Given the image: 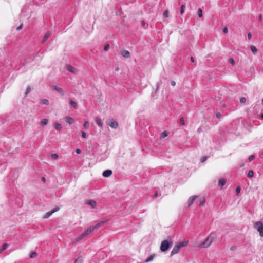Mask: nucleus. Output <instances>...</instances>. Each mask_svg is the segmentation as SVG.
I'll return each instance as SVG.
<instances>
[{"label": "nucleus", "mask_w": 263, "mask_h": 263, "mask_svg": "<svg viewBox=\"0 0 263 263\" xmlns=\"http://www.w3.org/2000/svg\"><path fill=\"white\" fill-rule=\"evenodd\" d=\"M51 157L52 159L57 160L58 158V155L57 154H52L51 155Z\"/></svg>", "instance_id": "obj_32"}, {"label": "nucleus", "mask_w": 263, "mask_h": 263, "mask_svg": "<svg viewBox=\"0 0 263 263\" xmlns=\"http://www.w3.org/2000/svg\"><path fill=\"white\" fill-rule=\"evenodd\" d=\"M253 175H254V172L252 170H250L249 171L247 176L248 178H251L253 176Z\"/></svg>", "instance_id": "obj_28"}, {"label": "nucleus", "mask_w": 263, "mask_h": 263, "mask_svg": "<svg viewBox=\"0 0 263 263\" xmlns=\"http://www.w3.org/2000/svg\"><path fill=\"white\" fill-rule=\"evenodd\" d=\"M6 249L3 247L2 246V248L1 249V250H2V251L3 252L4 250H5Z\"/></svg>", "instance_id": "obj_57"}, {"label": "nucleus", "mask_w": 263, "mask_h": 263, "mask_svg": "<svg viewBox=\"0 0 263 263\" xmlns=\"http://www.w3.org/2000/svg\"><path fill=\"white\" fill-rule=\"evenodd\" d=\"M229 62L232 65H234L235 64V61L234 60V59L232 58H231L229 59Z\"/></svg>", "instance_id": "obj_34"}, {"label": "nucleus", "mask_w": 263, "mask_h": 263, "mask_svg": "<svg viewBox=\"0 0 263 263\" xmlns=\"http://www.w3.org/2000/svg\"><path fill=\"white\" fill-rule=\"evenodd\" d=\"M107 220H104V221H101L99 222H98L97 224H96L95 226H92L94 229H98L99 227L103 225L105 222H106Z\"/></svg>", "instance_id": "obj_13"}, {"label": "nucleus", "mask_w": 263, "mask_h": 263, "mask_svg": "<svg viewBox=\"0 0 263 263\" xmlns=\"http://www.w3.org/2000/svg\"><path fill=\"white\" fill-rule=\"evenodd\" d=\"M83 262V258L82 257H79L77 258L74 261V263H82Z\"/></svg>", "instance_id": "obj_25"}, {"label": "nucleus", "mask_w": 263, "mask_h": 263, "mask_svg": "<svg viewBox=\"0 0 263 263\" xmlns=\"http://www.w3.org/2000/svg\"><path fill=\"white\" fill-rule=\"evenodd\" d=\"M254 227L258 232L261 237H263V223L261 221H257L254 223Z\"/></svg>", "instance_id": "obj_3"}, {"label": "nucleus", "mask_w": 263, "mask_h": 263, "mask_svg": "<svg viewBox=\"0 0 263 263\" xmlns=\"http://www.w3.org/2000/svg\"><path fill=\"white\" fill-rule=\"evenodd\" d=\"M239 101L241 103H244L246 101V99L245 97H241Z\"/></svg>", "instance_id": "obj_37"}, {"label": "nucleus", "mask_w": 263, "mask_h": 263, "mask_svg": "<svg viewBox=\"0 0 263 263\" xmlns=\"http://www.w3.org/2000/svg\"><path fill=\"white\" fill-rule=\"evenodd\" d=\"M171 85L172 86H175L176 85V82L175 81H172Z\"/></svg>", "instance_id": "obj_50"}, {"label": "nucleus", "mask_w": 263, "mask_h": 263, "mask_svg": "<svg viewBox=\"0 0 263 263\" xmlns=\"http://www.w3.org/2000/svg\"><path fill=\"white\" fill-rule=\"evenodd\" d=\"M217 238V235L215 232H212L207 237L205 240L199 245L200 248H208L209 247L213 241H214Z\"/></svg>", "instance_id": "obj_1"}, {"label": "nucleus", "mask_w": 263, "mask_h": 263, "mask_svg": "<svg viewBox=\"0 0 263 263\" xmlns=\"http://www.w3.org/2000/svg\"><path fill=\"white\" fill-rule=\"evenodd\" d=\"M65 120L69 124H72L74 123V119L70 117H66Z\"/></svg>", "instance_id": "obj_15"}, {"label": "nucleus", "mask_w": 263, "mask_h": 263, "mask_svg": "<svg viewBox=\"0 0 263 263\" xmlns=\"http://www.w3.org/2000/svg\"><path fill=\"white\" fill-rule=\"evenodd\" d=\"M59 210H60L59 207L55 208L54 209L52 210L50 212H48L46 213L45 214V215L44 216L43 218H45V219L48 218L52 214L58 211Z\"/></svg>", "instance_id": "obj_5"}, {"label": "nucleus", "mask_w": 263, "mask_h": 263, "mask_svg": "<svg viewBox=\"0 0 263 263\" xmlns=\"http://www.w3.org/2000/svg\"><path fill=\"white\" fill-rule=\"evenodd\" d=\"M81 134H82V137L83 138L85 139V138H86V133L85 132L82 131L81 132Z\"/></svg>", "instance_id": "obj_38"}, {"label": "nucleus", "mask_w": 263, "mask_h": 263, "mask_svg": "<svg viewBox=\"0 0 263 263\" xmlns=\"http://www.w3.org/2000/svg\"><path fill=\"white\" fill-rule=\"evenodd\" d=\"M6 249L3 247L2 246V248L1 249V250H2V251L3 252L4 250H5Z\"/></svg>", "instance_id": "obj_56"}, {"label": "nucleus", "mask_w": 263, "mask_h": 263, "mask_svg": "<svg viewBox=\"0 0 263 263\" xmlns=\"http://www.w3.org/2000/svg\"><path fill=\"white\" fill-rule=\"evenodd\" d=\"M36 256V253L35 252H32L30 255V257L31 258H34Z\"/></svg>", "instance_id": "obj_36"}, {"label": "nucleus", "mask_w": 263, "mask_h": 263, "mask_svg": "<svg viewBox=\"0 0 263 263\" xmlns=\"http://www.w3.org/2000/svg\"><path fill=\"white\" fill-rule=\"evenodd\" d=\"M3 246L6 249L9 247V244L8 243H4Z\"/></svg>", "instance_id": "obj_48"}, {"label": "nucleus", "mask_w": 263, "mask_h": 263, "mask_svg": "<svg viewBox=\"0 0 263 263\" xmlns=\"http://www.w3.org/2000/svg\"><path fill=\"white\" fill-rule=\"evenodd\" d=\"M96 123L100 127H103V123L101 121V120L98 118H97L96 119Z\"/></svg>", "instance_id": "obj_21"}, {"label": "nucleus", "mask_w": 263, "mask_h": 263, "mask_svg": "<svg viewBox=\"0 0 263 263\" xmlns=\"http://www.w3.org/2000/svg\"><path fill=\"white\" fill-rule=\"evenodd\" d=\"M54 128L58 130H60L62 128V126L60 124L58 123H55L54 125Z\"/></svg>", "instance_id": "obj_22"}, {"label": "nucleus", "mask_w": 263, "mask_h": 263, "mask_svg": "<svg viewBox=\"0 0 263 263\" xmlns=\"http://www.w3.org/2000/svg\"><path fill=\"white\" fill-rule=\"evenodd\" d=\"M185 9V5H182V6H181V9H180V13L181 14H183L184 12Z\"/></svg>", "instance_id": "obj_30"}, {"label": "nucleus", "mask_w": 263, "mask_h": 263, "mask_svg": "<svg viewBox=\"0 0 263 263\" xmlns=\"http://www.w3.org/2000/svg\"><path fill=\"white\" fill-rule=\"evenodd\" d=\"M51 88L53 89V90H54L55 91H57V92H58L60 95H62V96H64L65 95V92H64V91L63 90L62 88H61V87H58L56 85H51Z\"/></svg>", "instance_id": "obj_6"}, {"label": "nucleus", "mask_w": 263, "mask_h": 263, "mask_svg": "<svg viewBox=\"0 0 263 263\" xmlns=\"http://www.w3.org/2000/svg\"><path fill=\"white\" fill-rule=\"evenodd\" d=\"M22 27H23V24H21L17 28V30H20L22 28Z\"/></svg>", "instance_id": "obj_47"}, {"label": "nucleus", "mask_w": 263, "mask_h": 263, "mask_svg": "<svg viewBox=\"0 0 263 263\" xmlns=\"http://www.w3.org/2000/svg\"><path fill=\"white\" fill-rule=\"evenodd\" d=\"M76 152L77 154H80L81 153V151L80 149L79 148H77L76 149Z\"/></svg>", "instance_id": "obj_45"}, {"label": "nucleus", "mask_w": 263, "mask_h": 263, "mask_svg": "<svg viewBox=\"0 0 263 263\" xmlns=\"http://www.w3.org/2000/svg\"><path fill=\"white\" fill-rule=\"evenodd\" d=\"M191 61L192 62H194V59L193 57H191Z\"/></svg>", "instance_id": "obj_53"}, {"label": "nucleus", "mask_w": 263, "mask_h": 263, "mask_svg": "<svg viewBox=\"0 0 263 263\" xmlns=\"http://www.w3.org/2000/svg\"><path fill=\"white\" fill-rule=\"evenodd\" d=\"M236 249V247L235 246H232L230 248V250H232V251L234 250H235Z\"/></svg>", "instance_id": "obj_49"}, {"label": "nucleus", "mask_w": 263, "mask_h": 263, "mask_svg": "<svg viewBox=\"0 0 263 263\" xmlns=\"http://www.w3.org/2000/svg\"><path fill=\"white\" fill-rule=\"evenodd\" d=\"M197 13H198V16L199 17H202L203 14H202V10H201V9L199 8L198 10Z\"/></svg>", "instance_id": "obj_29"}, {"label": "nucleus", "mask_w": 263, "mask_h": 263, "mask_svg": "<svg viewBox=\"0 0 263 263\" xmlns=\"http://www.w3.org/2000/svg\"><path fill=\"white\" fill-rule=\"evenodd\" d=\"M198 197L197 196H194L189 198L188 200V205L189 206H191L194 203L195 200Z\"/></svg>", "instance_id": "obj_11"}, {"label": "nucleus", "mask_w": 263, "mask_h": 263, "mask_svg": "<svg viewBox=\"0 0 263 263\" xmlns=\"http://www.w3.org/2000/svg\"><path fill=\"white\" fill-rule=\"evenodd\" d=\"M261 103L263 105V99L261 100Z\"/></svg>", "instance_id": "obj_61"}, {"label": "nucleus", "mask_w": 263, "mask_h": 263, "mask_svg": "<svg viewBox=\"0 0 263 263\" xmlns=\"http://www.w3.org/2000/svg\"><path fill=\"white\" fill-rule=\"evenodd\" d=\"M226 181L224 179H220L219 180V186L220 187V188H222V187L226 184Z\"/></svg>", "instance_id": "obj_14"}, {"label": "nucleus", "mask_w": 263, "mask_h": 263, "mask_svg": "<svg viewBox=\"0 0 263 263\" xmlns=\"http://www.w3.org/2000/svg\"><path fill=\"white\" fill-rule=\"evenodd\" d=\"M248 37L249 39H250L251 37V34L250 33H248Z\"/></svg>", "instance_id": "obj_52"}, {"label": "nucleus", "mask_w": 263, "mask_h": 263, "mask_svg": "<svg viewBox=\"0 0 263 263\" xmlns=\"http://www.w3.org/2000/svg\"><path fill=\"white\" fill-rule=\"evenodd\" d=\"M31 91V88L30 87H28L27 89H26V95H27L28 93H29Z\"/></svg>", "instance_id": "obj_41"}, {"label": "nucleus", "mask_w": 263, "mask_h": 263, "mask_svg": "<svg viewBox=\"0 0 263 263\" xmlns=\"http://www.w3.org/2000/svg\"><path fill=\"white\" fill-rule=\"evenodd\" d=\"M216 117H217V118H219L220 117V116H221V114H220V113H219V112H218V113H217V114H216Z\"/></svg>", "instance_id": "obj_51"}, {"label": "nucleus", "mask_w": 263, "mask_h": 263, "mask_svg": "<svg viewBox=\"0 0 263 263\" xmlns=\"http://www.w3.org/2000/svg\"><path fill=\"white\" fill-rule=\"evenodd\" d=\"M2 252V250L0 249V254Z\"/></svg>", "instance_id": "obj_62"}, {"label": "nucleus", "mask_w": 263, "mask_h": 263, "mask_svg": "<svg viewBox=\"0 0 263 263\" xmlns=\"http://www.w3.org/2000/svg\"><path fill=\"white\" fill-rule=\"evenodd\" d=\"M67 68L69 71L73 73H74L76 72V69H75V68H74L71 65H68L67 66Z\"/></svg>", "instance_id": "obj_16"}, {"label": "nucleus", "mask_w": 263, "mask_h": 263, "mask_svg": "<svg viewBox=\"0 0 263 263\" xmlns=\"http://www.w3.org/2000/svg\"><path fill=\"white\" fill-rule=\"evenodd\" d=\"M180 248L178 245H176L171 251V255L172 256L178 253L179 252Z\"/></svg>", "instance_id": "obj_8"}, {"label": "nucleus", "mask_w": 263, "mask_h": 263, "mask_svg": "<svg viewBox=\"0 0 263 263\" xmlns=\"http://www.w3.org/2000/svg\"><path fill=\"white\" fill-rule=\"evenodd\" d=\"M189 241H184L180 242L178 245L179 246V247L181 248V247L186 246L188 245Z\"/></svg>", "instance_id": "obj_17"}, {"label": "nucleus", "mask_w": 263, "mask_h": 263, "mask_svg": "<svg viewBox=\"0 0 263 263\" xmlns=\"http://www.w3.org/2000/svg\"><path fill=\"white\" fill-rule=\"evenodd\" d=\"M261 19H262V15L261 14H260L259 16V20L260 21V20H261Z\"/></svg>", "instance_id": "obj_55"}, {"label": "nucleus", "mask_w": 263, "mask_h": 263, "mask_svg": "<svg viewBox=\"0 0 263 263\" xmlns=\"http://www.w3.org/2000/svg\"><path fill=\"white\" fill-rule=\"evenodd\" d=\"M250 49L254 54H255L257 52V49L254 46H253V45L251 46Z\"/></svg>", "instance_id": "obj_18"}, {"label": "nucleus", "mask_w": 263, "mask_h": 263, "mask_svg": "<svg viewBox=\"0 0 263 263\" xmlns=\"http://www.w3.org/2000/svg\"><path fill=\"white\" fill-rule=\"evenodd\" d=\"M154 256H155V254H152L149 257H148L145 260V263H147V262H149L151 261H152L154 258Z\"/></svg>", "instance_id": "obj_19"}, {"label": "nucleus", "mask_w": 263, "mask_h": 263, "mask_svg": "<svg viewBox=\"0 0 263 263\" xmlns=\"http://www.w3.org/2000/svg\"><path fill=\"white\" fill-rule=\"evenodd\" d=\"M69 103L74 108H77V103L76 102L73 101L71 99H69Z\"/></svg>", "instance_id": "obj_20"}, {"label": "nucleus", "mask_w": 263, "mask_h": 263, "mask_svg": "<svg viewBox=\"0 0 263 263\" xmlns=\"http://www.w3.org/2000/svg\"><path fill=\"white\" fill-rule=\"evenodd\" d=\"M86 204L89 205L91 206L92 208H95L96 206L97 202L93 200H89L86 201Z\"/></svg>", "instance_id": "obj_9"}, {"label": "nucleus", "mask_w": 263, "mask_h": 263, "mask_svg": "<svg viewBox=\"0 0 263 263\" xmlns=\"http://www.w3.org/2000/svg\"><path fill=\"white\" fill-rule=\"evenodd\" d=\"M109 48V44H107L104 47V50L105 51H107Z\"/></svg>", "instance_id": "obj_40"}, {"label": "nucleus", "mask_w": 263, "mask_h": 263, "mask_svg": "<svg viewBox=\"0 0 263 263\" xmlns=\"http://www.w3.org/2000/svg\"><path fill=\"white\" fill-rule=\"evenodd\" d=\"M163 15L164 17L168 18L169 17V11L168 10H166L164 13Z\"/></svg>", "instance_id": "obj_31"}, {"label": "nucleus", "mask_w": 263, "mask_h": 263, "mask_svg": "<svg viewBox=\"0 0 263 263\" xmlns=\"http://www.w3.org/2000/svg\"><path fill=\"white\" fill-rule=\"evenodd\" d=\"M108 125L112 128L116 129L118 127V123L116 121L111 120L108 123Z\"/></svg>", "instance_id": "obj_7"}, {"label": "nucleus", "mask_w": 263, "mask_h": 263, "mask_svg": "<svg viewBox=\"0 0 263 263\" xmlns=\"http://www.w3.org/2000/svg\"><path fill=\"white\" fill-rule=\"evenodd\" d=\"M48 122V119H43V120L41 121V125L42 126H45V125H47V124Z\"/></svg>", "instance_id": "obj_23"}, {"label": "nucleus", "mask_w": 263, "mask_h": 263, "mask_svg": "<svg viewBox=\"0 0 263 263\" xmlns=\"http://www.w3.org/2000/svg\"><path fill=\"white\" fill-rule=\"evenodd\" d=\"M121 54L125 58H128L130 55V52L128 50H126L122 51Z\"/></svg>", "instance_id": "obj_12"}, {"label": "nucleus", "mask_w": 263, "mask_h": 263, "mask_svg": "<svg viewBox=\"0 0 263 263\" xmlns=\"http://www.w3.org/2000/svg\"><path fill=\"white\" fill-rule=\"evenodd\" d=\"M254 159V155H251L249 157V161H252L253 159Z\"/></svg>", "instance_id": "obj_43"}, {"label": "nucleus", "mask_w": 263, "mask_h": 263, "mask_svg": "<svg viewBox=\"0 0 263 263\" xmlns=\"http://www.w3.org/2000/svg\"><path fill=\"white\" fill-rule=\"evenodd\" d=\"M180 123L182 125H184V121L183 118H180Z\"/></svg>", "instance_id": "obj_42"}, {"label": "nucleus", "mask_w": 263, "mask_h": 263, "mask_svg": "<svg viewBox=\"0 0 263 263\" xmlns=\"http://www.w3.org/2000/svg\"><path fill=\"white\" fill-rule=\"evenodd\" d=\"M42 180H43V181H44V182L46 181V179L45 177H42Z\"/></svg>", "instance_id": "obj_54"}, {"label": "nucleus", "mask_w": 263, "mask_h": 263, "mask_svg": "<svg viewBox=\"0 0 263 263\" xmlns=\"http://www.w3.org/2000/svg\"><path fill=\"white\" fill-rule=\"evenodd\" d=\"M170 244L167 240H163L161 244L160 250L162 252H165L169 248Z\"/></svg>", "instance_id": "obj_4"}, {"label": "nucleus", "mask_w": 263, "mask_h": 263, "mask_svg": "<svg viewBox=\"0 0 263 263\" xmlns=\"http://www.w3.org/2000/svg\"><path fill=\"white\" fill-rule=\"evenodd\" d=\"M112 173V172L111 170H107L103 172V176L104 177H109Z\"/></svg>", "instance_id": "obj_10"}, {"label": "nucleus", "mask_w": 263, "mask_h": 263, "mask_svg": "<svg viewBox=\"0 0 263 263\" xmlns=\"http://www.w3.org/2000/svg\"><path fill=\"white\" fill-rule=\"evenodd\" d=\"M167 135H168V133L166 131H164L161 134V137L162 138H165V137H167Z\"/></svg>", "instance_id": "obj_35"}, {"label": "nucleus", "mask_w": 263, "mask_h": 263, "mask_svg": "<svg viewBox=\"0 0 263 263\" xmlns=\"http://www.w3.org/2000/svg\"><path fill=\"white\" fill-rule=\"evenodd\" d=\"M94 230L95 229L92 226L89 227L84 233L76 238L75 242H78L80 240L84 238L87 235L92 233Z\"/></svg>", "instance_id": "obj_2"}, {"label": "nucleus", "mask_w": 263, "mask_h": 263, "mask_svg": "<svg viewBox=\"0 0 263 263\" xmlns=\"http://www.w3.org/2000/svg\"><path fill=\"white\" fill-rule=\"evenodd\" d=\"M158 192H156L155 194V197H157L158 196Z\"/></svg>", "instance_id": "obj_59"}, {"label": "nucleus", "mask_w": 263, "mask_h": 263, "mask_svg": "<svg viewBox=\"0 0 263 263\" xmlns=\"http://www.w3.org/2000/svg\"><path fill=\"white\" fill-rule=\"evenodd\" d=\"M6 249L3 247L2 246V248L1 249V250H2V251L3 252L4 250H5Z\"/></svg>", "instance_id": "obj_58"}, {"label": "nucleus", "mask_w": 263, "mask_h": 263, "mask_svg": "<svg viewBox=\"0 0 263 263\" xmlns=\"http://www.w3.org/2000/svg\"><path fill=\"white\" fill-rule=\"evenodd\" d=\"M240 191V188L239 187H237L236 189V192L237 194L239 193Z\"/></svg>", "instance_id": "obj_46"}, {"label": "nucleus", "mask_w": 263, "mask_h": 263, "mask_svg": "<svg viewBox=\"0 0 263 263\" xmlns=\"http://www.w3.org/2000/svg\"><path fill=\"white\" fill-rule=\"evenodd\" d=\"M207 159V158L206 157H203L201 158V162L202 163L204 162Z\"/></svg>", "instance_id": "obj_39"}, {"label": "nucleus", "mask_w": 263, "mask_h": 263, "mask_svg": "<svg viewBox=\"0 0 263 263\" xmlns=\"http://www.w3.org/2000/svg\"><path fill=\"white\" fill-rule=\"evenodd\" d=\"M260 117L262 119H263V114H260Z\"/></svg>", "instance_id": "obj_60"}, {"label": "nucleus", "mask_w": 263, "mask_h": 263, "mask_svg": "<svg viewBox=\"0 0 263 263\" xmlns=\"http://www.w3.org/2000/svg\"><path fill=\"white\" fill-rule=\"evenodd\" d=\"M205 202V199L204 198H202L199 200V205H203Z\"/></svg>", "instance_id": "obj_27"}, {"label": "nucleus", "mask_w": 263, "mask_h": 263, "mask_svg": "<svg viewBox=\"0 0 263 263\" xmlns=\"http://www.w3.org/2000/svg\"><path fill=\"white\" fill-rule=\"evenodd\" d=\"M89 122L88 121H85L84 124V127L85 129H88L89 128Z\"/></svg>", "instance_id": "obj_33"}, {"label": "nucleus", "mask_w": 263, "mask_h": 263, "mask_svg": "<svg viewBox=\"0 0 263 263\" xmlns=\"http://www.w3.org/2000/svg\"><path fill=\"white\" fill-rule=\"evenodd\" d=\"M40 102L45 105H48L49 104V101L47 99H43L40 100Z\"/></svg>", "instance_id": "obj_24"}, {"label": "nucleus", "mask_w": 263, "mask_h": 263, "mask_svg": "<svg viewBox=\"0 0 263 263\" xmlns=\"http://www.w3.org/2000/svg\"><path fill=\"white\" fill-rule=\"evenodd\" d=\"M51 35L50 32H48L45 34L43 42H44Z\"/></svg>", "instance_id": "obj_26"}, {"label": "nucleus", "mask_w": 263, "mask_h": 263, "mask_svg": "<svg viewBox=\"0 0 263 263\" xmlns=\"http://www.w3.org/2000/svg\"><path fill=\"white\" fill-rule=\"evenodd\" d=\"M228 28L225 27L223 29V32L224 33H228Z\"/></svg>", "instance_id": "obj_44"}]
</instances>
